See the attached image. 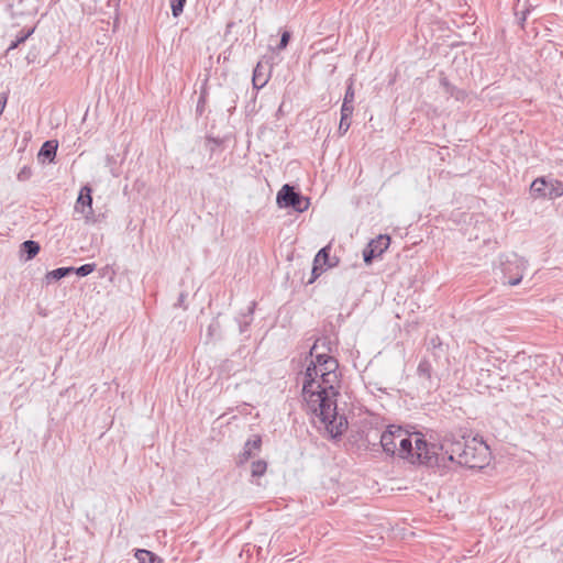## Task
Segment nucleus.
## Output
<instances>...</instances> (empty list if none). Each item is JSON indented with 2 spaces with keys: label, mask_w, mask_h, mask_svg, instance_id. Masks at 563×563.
<instances>
[{
  "label": "nucleus",
  "mask_w": 563,
  "mask_h": 563,
  "mask_svg": "<svg viewBox=\"0 0 563 563\" xmlns=\"http://www.w3.org/2000/svg\"><path fill=\"white\" fill-rule=\"evenodd\" d=\"M331 351V342L327 338L316 340L309 352L314 356V361L306 368L302 395L308 411L314 415L331 438L335 439L342 435L347 421L336 411L339 362L329 355Z\"/></svg>",
  "instance_id": "nucleus-1"
},
{
  "label": "nucleus",
  "mask_w": 563,
  "mask_h": 563,
  "mask_svg": "<svg viewBox=\"0 0 563 563\" xmlns=\"http://www.w3.org/2000/svg\"><path fill=\"white\" fill-rule=\"evenodd\" d=\"M490 451L488 445L476 438L467 439V444L460 459L459 465L467 468H483L489 463Z\"/></svg>",
  "instance_id": "nucleus-2"
},
{
  "label": "nucleus",
  "mask_w": 563,
  "mask_h": 563,
  "mask_svg": "<svg viewBox=\"0 0 563 563\" xmlns=\"http://www.w3.org/2000/svg\"><path fill=\"white\" fill-rule=\"evenodd\" d=\"M534 198L556 199L563 196V183L552 177H539L530 186Z\"/></svg>",
  "instance_id": "nucleus-3"
},
{
  "label": "nucleus",
  "mask_w": 563,
  "mask_h": 563,
  "mask_svg": "<svg viewBox=\"0 0 563 563\" xmlns=\"http://www.w3.org/2000/svg\"><path fill=\"white\" fill-rule=\"evenodd\" d=\"M277 205L280 208H292L297 212L306 211L310 206V200L288 184L284 185L276 197Z\"/></svg>",
  "instance_id": "nucleus-4"
},
{
  "label": "nucleus",
  "mask_w": 563,
  "mask_h": 563,
  "mask_svg": "<svg viewBox=\"0 0 563 563\" xmlns=\"http://www.w3.org/2000/svg\"><path fill=\"white\" fill-rule=\"evenodd\" d=\"M437 455L435 445L429 444L421 433H415L413 454L409 462L432 465L438 461Z\"/></svg>",
  "instance_id": "nucleus-5"
},
{
  "label": "nucleus",
  "mask_w": 563,
  "mask_h": 563,
  "mask_svg": "<svg viewBox=\"0 0 563 563\" xmlns=\"http://www.w3.org/2000/svg\"><path fill=\"white\" fill-rule=\"evenodd\" d=\"M467 439L464 437L457 438L453 434L445 435L440 442L439 449L443 456H446L449 461L460 463V459L463 457Z\"/></svg>",
  "instance_id": "nucleus-6"
},
{
  "label": "nucleus",
  "mask_w": 563,
  "mask_h": 563,
  "mask_svg": "<svg viewBox=\"0 0 563 563\" xmlns=\"http://www.w3.org/2000/svg\"><path fill=\"white\" fill-rule=\"evenodd\" d=\"M526 269L527 261L518 257L517 255H512V258L503 263L504 283L510 286L518 285L521 282Z\"/></svg>",
  "instance_id": "nucleus-7"
},
{
  "label": "nucleus",
  "mask_w": 563,
  "mask_h": 563,
  "mask_svg": "<svg viewBox=\"0 0 563 563\" xmlns=\"http://www.w3.org/2000/svg\"><path fill=\"white\" fill-rule=\"evenodd\" d=\"M390 238L380 234L376 239L371 240L363 251V258L366 264H371L375 257L380 256L389 246Z\"/></svg>",
  "instance_id": "nucleus-8"
},
{
  "label": "nucleus",
  "mask_w": 563,
  "mask_h": 563,
  "mask_svg": "<svg viewBox=\"0 0 563 563\" xmlns=\"http://www.w3.org/2000/svg\"><path fill=\"white\" fill-rule=\"evenodd\" d=\"M405 435V430L398 426H389L380 435V445L387 454L395 455L399 438Z\"/></svg>",
  "instance_id": "nucleus-9"
},
{
  "label": "nucleus",
  "mask_w": 563,
  "mask_h": 563,
  "mask_svg": "<svg viewBox=\"0 0 563 563\" xmlns=\"http://www.w3.org/2000/svg\"><path fill=\"white\" fill-rule=\"evenodd\" d=\"M75 212L80 213L87 222L93 221L91 188L84 186L75 203Z\"/></svg>",
  "instance_id": "nucleus-10"
},
{
  "label": "nucleus",
  "mask_w": 563,
  "mask_h": 563,
  "mask_svg": "<svg viewBox=\"0 0 563 563\" xmlns=\"http://www.w3.org/2000/svg\"><path fill=\"white\" fill-rule=\"evenodd\" d=\"M413 445H415V433L409 434L405 431V435L399 438V443H397L396 453L401 457L410 461L413 454Z\"/></svg>",
  "instance_id": "nucleus-11"
},
{
  "label": "nucleus",
  "mask_w": 563,
  "mask_h": 563,
  "mask_svg": "<svg viewBox=\"0 0 563 563\" xmlns=\"http://www.w3.org/2000/svg\"><path fill=\"white\" fill-rule=\"evenodd\" d=\"M57 148H58V142L56 140H49V141L44 142L38 151V154H37L38 161H41L43 163L54 162Z\"/></svg>",
  "instance_id": "nucleus-12"
},
{
  "label": "nucleus",
  "mask_w": 563,
  "mask_h": 563,
  "mask_svg": "<svg viewBox=\"0 0 563 563\" xmlns=\"http://www.w3.org/2000/svg\"><path fill=\"white\" fill-rule=\"evenodd\" d=\"M262 439L260 435H254L253 439L246 441L243 452L240 454V463L246 462L253 454L254 450H260Z\"/></svg>",
  "instance_id": "nucleus-13"
},
{
  "label": "nucleus",
  "mask_w": 563,
  "mask_h": 563,
  "mask_svg": "<svg viewBox=\"0 0 563 563\" xmlns=\"http://www.w3.org/2000/svg\"><path fill=\"white\" fill-rule=\"evenodd\" d=\"M74 272V267H58L56 269H53L45 275V280L47 284H51L52 282H57L68 275H70Z\"/></svg>",
  "instance_id": "nucleus-14"
},
{
  "label": "nucleus",
  "mask_w": 563,
  "mask_h": 563,
  "mask_svg": "<svg viewBox=\"0 0 563 563\" xmlns=\"http://www.w3.org/2000/svg\"><path fill=\"white\" fill-rule=\"evenodd\" d=\"M40 250V244L32 240H27L21 244V251L23 254L26 255V261L35 257L38 254Z\"/></svg>",
  "instance_id": "nucleus-15"
},
{
  "label": "nucleus",
  "mask_w": 563,
  "mask_h": 563,
  "mask_svg": "<svg viewBox=\"0 0 563 563\" xmlns=\"http://www.w3.org/2000/svg\"><path fill=\"white\" fill-rule=\"evenodd\" d=\"M139 563H163V560L153 552L140 549L135 552Z\"/></svg>",
  "instance_id": "nucleus-16"
},
{
  "label": "nucleus",
  "mask_w": 563,
  "mask_h": 563,
  "mask_svg": "<svg viewBox=\"0 0 563 563\" xmlns=\"http://www.w3.org/2000/svg\"><path fill=\"white\" fill-rule=\"evenodd\" d=\"M330 250L331 246L327 245L322 247L316 255L314 261L316 264L328 265L329 267H333L336 265V263H330Z\"/></svg>",
  "instance_id": "nucleus-17"
},
{
  "label": "nucleus",
  "mask_w": 563,
  "mask_h": 563,
  "mask_svg": "<svg viewBox=\"0 0 563 563\" xmlns=\"http://www.w3.org/2000/svg\"><path fill=\"white\" fill-rule=\"evenodd\" d=\"M33 32H34V29L20 31L16 38L10 43L7 52H10V51L16 48L20 44L24 43L32 35Z\"/></svg>",
  "instance_id": "nucleus-18"
},
{
  "label": "nucleus",
  "mask_w": 563,
  "mask_h": 563,
  "mask_svg": "<svg viewBox=\"0 0 563 563\" xmlns=\"http://www.w3.org/2000/svg\"><path fill=\"white\" fill-rule=\"evenodd\" d=\"M267 468V463L263 460L254 461L251 465V473L253 477H260L264 475Z\"/></svg>",
  "instance_id": "nucleus-19"
},
{
  "label": "nucleus",
  "mask_w": 563,
  "mask_h": 563,
  "mask_svg": "<svg viewBox=\"0 0 563 563\" xmlns=\"http://www.w3.org/2000/svg\"><path fill=\"white\" fill-rule=\"evenodd\" d=\"M431 364L423 360L419 363L418 365V368H417V372L420 376L427 378V379H430L431 378Z\"/></svg>",
  "instance_id": "nucleus-20"
},
{
  "label": "nucleus",
  "mask_w": 563,
  "mask_h": 563,
  "mask_svg": "<svg viewBox=\"0 0 563 563\" xmlns=\"http://www.w3.org/2000/svg\"><path fill=\"white\" fill-rule=\"evenodd\" d=\"M95 269H96V264H85L77 268L74 267L73 273H76L80 277H85V276H88L89 274H91Z\"/></svg>",
  "instance_id": "nucleus-21"
},
{
  "label": "nucleus",
  "mask_w": 563,
  "mask_h": 563,
  "mask_svg": "<svg viewBox=\"0 0 563 563\" xmlns=\"http://www.w3.org/2000/svg\"><path fill=\"white\" fill-rule=\"evenodd\" d=\"M186 0H173L172 2V12L175 18L179 16L185 7Z\"/></svg>",
  "instance_id": "nucleus-22"
},
{
  "label": "nucleus",
  "mask_w": 563,
  "mask_h": 563,
  "mask_svg": "<svg viewBox=\"0 0 563 563\" xmlns=\"http://www.w3.org/2000/svg\"><path fill=\"white\" fill-rule=\"evenodd\" d=\"M261 64H257V66L254 69L253 73V85L254 87H263L266 84V79L261 80Z\"/></svg>",
  "instance_id": "nucleus-23"
},
{
  "label": "nucleus",
  "mask_w": 563,
  "mask_h": 563,
  "mask_svg": "<svg viewBox=\"0 0 563 563\" xmlns=\"http://www.w3.org/2000/svg\"><path fill=\"white\" fill-rule=\"evenodd\" d=\"M350 126H351V120L349 118L341 117L338 133L340 135H344L349 131Z\"/></svg>",
  "instance_id": "nucleus-24"
},
{
  "label": "nucleus",
  "mask_w": 563,
  "mask_h": 563,
  "mask_svg": "<svg viewBox=\"0 0 563 563\" xmlns=\"http://www.w3.org/2000/svg\"><path fill=\"white\" fill-rule=\"evenodd\" d=\"M353 111H354V107L352 103H347V104H345V102L342 103V107H341V117L342 118L351 119Z\"/></svg>",
  "instance_id": "nucleus-25"
},
{
  "label": "nucleus",
  "mask_w": 563,
  "mask_h": 563,
  "mask_svg": "<svg viewBox=\"0 0 563 563\" xmlns=\"http://www.w3.org/2000/svg\"><path fill=\"white\" fill-rule=\"evenodd\" d=\"M354 89H353V85L350 84L346 88V91H345V95H344V99H343V102H345V104L347 103H352L354 102Z\"/></svg>",
  "instance_id": "nucleus-26"
},
{
  "label": "nucleus",
  "mask_w": 563,
  "mask_h": 563,
  "mask_svg": "<svg viewBox=\"0 0 563 563\" xmlns=\"http://www.w3.org/2000/svg\"><path fill=\"white\" fill-rule=\"evenodd\" d=\"M448 93L451 97H454L456 100H463L466 97V92L464 90L457 89L456 87L452 88V90H448Z\"/></svg>",
  "instance_id": "nucleus-27"
},
{
  "label": "nucleus",
  "mask_w": 563,
  "mask_h": 563,
  "mask_svg": "<svg viewBox=\"0 0 563 563\" xmlns=\"http://www.w3.org/2000/svg\"><path fill=\"white\" fill-rule=\"evenodd\" d=\"M322 272H323V268H322L321 264H316V261H313L312 277L308 283L312 284L314 282V279L321 275Z\"/></svg>",
  "instance_id": "nucleus-28"
},
{
  "label": "nucleus",
  "mask_w": 563,
  "mask_h": 563,
  "mask_svg": "<svg viewBox=\"0 0 563 563\" xmlns=\"http://www.w3.org/2000/svg\"><path fill=\"white\" fill-rule=\"evenodd\" d=\"M322 272H323V268H322L321 264H316V261H313L312 277L308 283L312 284L314 282V279L321 275Z\"/></svg>",
  "instance_id": "nucleus-29"
},
{
  "label": "nucleus",
  "mask_w": 563,
  "mask_h": 563,
  "mask_svg": "<svg viewBox=\"0 0 563 563\" xmlns=\"http://www.w3.org/2000/svg\"><path fill=\"white\" fill-rule=\"evenodd\" d=\"M290 40V33L288 31L283 32L280 42L278 44V49H284L288 45Z\"/></svg>",
  "instance_id": "nucleus-30"
},
{
  "label": "nucleus",
  "mask_w": 563,
  "mask_h": 563,
  "mask_svg": "<svg viewBox=\"0 0 563 563\" xmlns=\"http://www.w3.org/2000/svg\"><path fill=\"white\" fill-rule=\"evenodd\" d=\"M31 176V168L30 167H26L24 166L18 174V179L19 180H26L29 179Z\"/></svg>",
  "instance_id": "nucleus-31"
},
{
  "label": "nucleus",
  "mask_w": 563,
  "mask_h": 563,
  "mask_svg": "<svg viewBox=\"0 0 563 563\" xmlns=\"http://www.w3.org/2000/svg\"><path fill=\"white\" fill-rule=\"evenodd\" d=\"M220 328V324L218 321L213 320L209 327H208V335L212 336L216 331H218Z\"/></svg>",
  "instance_id": "nucleus-32"
},
{
  "label": "nucleus",
  "mask_w": 563,
  "mask_h": 563,
  "mask_svg": "<svg viewBox=\"0 0 563 563\" xmlns=\"http://www.w3.org/2000/svg\"><path fill=\"white\" fill-rule=\"evenodd\" d=\"M441 85L445 88V92L448 93V90H452V88H454V86H452L448 80L446 78H442L441 79Z\"/></svg>",
  "instance_id": "nucleus-33"
},
{
  "label": "nucleus",
  "mask_w": 563,
  "mask_h": 563,
  "mask_svg": "<svg viewBox=\"0 0 563 563\" xmlns=\"http://www.w3.org/2000/svg\"><path fill=\"white\" fill-rule=\"evenodd\" d=\"M5 103H7V97L4 95H0V114L3 111Z\"/></svg>",
  "instance_id": "nucleus-34"
},
{
  "label": "nucleus",
  "mask_w": 563,
  "mask_h": 563,
  "mask_svg": "<svg viewBox=\"0 0 563 563\" xmlns=\"http://www.w3.org/2000/svg\"><path fill=\"white\" fill-rule=\"evenodd\" d=\"M185 297H186V296H185V294H184V292H181V294L179 295V298H178V305H179V306H181V305H183V302H184V300H185Z\"/></svg>",
  "instance_id": "nucleus-35"
},
{
  "label": "nucleus",
  "mask_w": 563,
  "mask_h": 563,
  "mask_svg": "<svg viewBox=\"0 0 563 563\" xmlns=\"http://www.w3.org/2000/svg\"><path fill=\"white\" fill-rule=\"evenodd\" d=\"M437 340H439V338H437ZM431 343L433 344L434 347L437 346L435 344H438V346H441V343L440 342L438 343V341H435V339H431Z\"/></svg>",
  "instance_id": "nucleus-36"
},
{
  "label": "nucleus",
  "mask_w": 563,
  "mask_h": 563,
  "mask_svg": "<svg viewBox=\"0 0 563 563\" xmlns=\"http://www.w3.org/2000/svg\"><path fill=\"white\" fill-rule=\"evenodd\" d=\"M437 340H439V338H437ZM431 343L433 344L434 347L437 346L435 344H438V346H441V343L440 342L438 343V341H435V339H431Z\"/></svg>",
  "instance_id": "nucleus-37"
},
{
  "label": "nucleus",
  "mask_w": 563,
  "mask_h": 563,
  "mask_svg": "<svg viewBox=\"0 0 563 563\" xmlns=\"http://www.w3.org/2000/svg\"><path fill=\"white\" fill-rule=\"evenodd\" d=\"M437 340H439V338H437ZM431 343L433 344L434 347L437 346L435 344H438V346H441V343L440 342L438 343V341H435V339H431Z\"/></svg>",
  "instance_id": "nucleus-38"
},
{
  "label": "nucleus",
  "mask_w": 563,
  "mask_h": 563,
  "mask_svg": "<svg viewBox=\"0 0 563 563\" xmlns=\"http://www.w3.org/2000/svg\"><path fill=\"white\" fill-rule=\"evenodd\" d=\"M208 142H209V143L218 144L213 139H210V137L208 139Z\"/></svg>",
  "instance_id": "nucleus-39"
},
{
  "label": "nucleus",
  "mask_w": 563,
  "mask_h": 563,
  "mask_svg": "<svg viewBox=\"0 0 563 563\" xmlns=\"http://www.w3.org/2000/svg\"><path fill=\"white\" fill-rule=\"evenodd\" d=\"M249 313H253V307L250 308Z\"/></svg>",
  "instance_id": "nucleus-40"
}]
</instances>
